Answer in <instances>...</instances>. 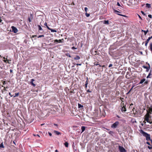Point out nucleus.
Masks as SVG:
<instances>
[{"instance_id":"31","label":"nucleus","mask_w":152,"mask_h":152,"mask_svg":"<svg viewBox=\"0 0 152 152\" xmlns=\"http://www.w3.org/2000/svg\"><path fill=\"white\" fill-rule=\"evenodd\" d=\"M108 133L109 134L112 135L114 134V132L112 131H110Z\"/></svg>"},{"instance_id":"10","label":"nucleus","mask_w":152,"mask_h":152,"mask_svg":"<svg viewBox=\"0 0 152 152\" xmlns=\"http://www.w3.org/2000/svg\"><path fill=\"white\" fill-rule=\"evenodd\" d=\"M94 65H99V67H104V65H103L102 66L101 65H100L99 64V62H95L94 63Z\"/></svg>"},{"instance_id":"40","label":"nucleus","mask_w":152,"mask_h":152,"mask_svg":"<svg viewBox=\"0 0 152 152\" xmlns=\"http://www.w3.org/2000/svg\"><path fill=\"white\" fill-rule=\"evenodd\" d=\"M84 10H85V11L86 12H87V11L88 10V8L86 7H85V8H84Z\"/></svg>"},{"instance_id":"29","label":"nucleus","mask_w":152,"mask_h":152,"mask_svg":"<svg viewBox=\"0 0 152 152\" xmlns=\"http://www.w3.org/2000/svg\"><path fill=\"white\" fill-rule=\"evenodd\" d=\"M38 27L39 30H42V31L43 30L42 28V27H41V26H40L38 25Z\"/></svg>"},{"instance_id":"61","label":"nucleus","mask_w":152,"mask_h":152,"mask_svg":"<svg viewBox=\"0 0 152 152\" xmlns=\"http://www.w3.org/2000/svg\"><path fill=\"white\" fill-rule=\"evenodd\" d=\"M148 123H149L150 124H152V121H149H149L148 122Z\"/></svg>"},{"instance_id":"16","label":"nucleus","mask_w":152,"mask_h":152,"mask_svg":"<svg viewBox=\"0 0 152 152\" xmlns=\"http://www.w3.org/2000/svg\"><path fill=\"white\" fill-rule=\"evenodd\" d=\"M129 109H130L133 108V109H132V110L133 111V113H134V114L136 113L135 112V113H134V107H133L132 106H130H130L129 107Z\"/></svg>"},{"instance_id":"11","label":"nucleus","mask_w":152,"mask_h":152,"mask_svg":"<svg viewBox=\"0 0 152 152\" xmlns=\"http://www.w3.org/2000/svg\"><path fill=\"white\" fill-rule=\"evenodd\" d=\"M34 81V79H31V81L30 82V84L32 85L33 86L35 87L36 86V85L33 83V81Z\"/></svg>"},{"instance_id":"46","label":"nucleus","mask_w":152,"mask_h":152,"mask_svg":"<svg viewBox=\"0 0 152 152\" xmlns=\"http://www.w3.org/2000/svg\"><path fill=\"white\" fill-rule=\"evenodd\" d=\"M149 74H150V75H152V71L151 70H150V72L149 73Z\"/></svg>"},{"instance_id":"39","label":"nucleus","mask_w":152,"mask_h":152,"mask_svg":"<svg viewBox=\"0 0 152 152\" xmlns=\"http://www.w3.org/2000/svg\"><path fill=\"white\" fill-rule=\"evenodd\" d=\"M62 40H63V39H59L58 40V43H61L62 42Z\"/></svg>"},{"instance_id":"57","label":"nucleus","mask_w":152,"mask_h":152,"mask_svg":"<svg viewBox=\"0 0 152 152\" xmlns=\"http://www.w3.org/2000/svg\"><path fill=\"white\" fill-rule=\"evenodd\" d=\"M72 49H77V48H75V47H72Z\"/></svg>"},{"instance_id":"58","label":"nucleus","mask_w":152,"mask_h":152,"mask_svg":"<svg viewBox=\"0 0 152 152\" xmlns=\"http://www.w3.org/2000/svg\"><path fill=\"white\" fill-rule=\"evenodd\" d=\"M141 13L143 15H145V14L144 13V12L142 11H141Z\"/></svg>"},{"instance_id":"33","label":"nucleus","mask_w":152,"mask_h":152,"mask_svg":"<svg viewBox=\"0 0 152 152\" xmlns=\"http://www.w3.org/2000/svg\"><path fill=\"white\" fill-rule=\"evenodd\" d=\"M85 15H86V16L87 17H88L90 15L89 14H88V13H87L86 12V14H85Z\"/></svg>"},{"instance_id":"54","label":"nucleus","mask_w":152,"mask_h":152,"mask_svg":"<svg viewBox=\"0 0 152 152\" xmlns=\"http://www.w3.org/2000/svg\"><path fill=\"white\" fill-rule=\"evenodd\" d=\"M48 134H49V135L50 136H52V134H51V133H50V132H48Z\"/></svg>"},{"instance_id":"25","label":"nucleus","mask_w":152,"mask_h":152,"mask_svg":"<svg viewBox=\"0 0 152 152\" xmlns=\"http://www.w3.org/2000/svg\"><path fill=\"white\" fill-rule=\"evenodd\" d=\"M44 25L46 26L47 28H48V29H50V28H49L48 26L47 23L46 22H45L44 23Z\"/></svg>"},{"instance_id":"55","label":"nucleus","mask_w":152,"mask_h":152,"mask_svg":"<svg viewBox=\"0 0 152 152\" xmlns=\"http://www.w3.org/2000/svg\"><path fill=\"white\" fill-rule=\"evenodd\" d=\"M146 143L148 145H151L150 143L148 142H146Z\"/></svg>"},{"instance_id":"13","label":"nucleus","mask_w":152,"mask_h":152,"mask_svg":"<svg viewBox=\"0 0 152 152\" xmlns=\"http://www.w3.org/2000/svg\"><path fill=\"white\" fill-rule=\"evenodd\" d=\"M80 59V57L77 55L74 58V59L75 60H78Z\"/></svg>"},{"instance_id":"47","label":"nucleus","mask_w":152,"mask_h":152,"mask_svg":"<svg viewBox=\"0 0 152 152\" xmlns=\"http://www.w3.org/2000/svg\"><path fill=\"white\" fill-rule=\"evenodd\" d=\"M34 136H37L38 137H40V136L38 134H37L36 135H35V134H33Z\"/></svg>"},{"instance_id":"9","label":"nucleus","mask_w":152,"mask_h":152,"mask_svg":"<svg viewBox=\"0 0 152 152\" xmlns=\"http://www.w3.org/2000/svg\"><path fill=\"white\" fill-rule=\"evenodd\" d=\"M33 18V15L32 14H31L30 15V17H28V20L29 22H31V20Z\"/></svg>"},{"instance_id":"19","label":"nucleus","mask_w":152,"mask_h":152,"mask_svg":"<svg viewBox=\"0 0 152 152\" xmlns=\"http://www.w3.org/2000/svg\"><path fill=\"white\" fill-rule=\"evenodd\" d=\"M7 57H8V56H7V58H6L5 60H3V61L4 62H5V63H7V62L8 61V59H7Z\"/></svg>"},{"instance_id":"48","label":"nucleus","mask_w":152,"mask_h":152,"mask_svg":"<svg viewBox=\"0 0 152 152\" xmlns=\"http://www.w3.org/2000/svg\"><path fill=\"white\" fill-rule=\"evenodd\" d=\"M87 92H91V91L89 89H88V90H87Z\"/></svg>"},{"instance_id":"59","label":"nucleus","mask_w":152,"mask_h":152,"mask_svg":"<svg viewBox=\"0 0 152 152\" xmlns=\"http://www.w3.org/2000/svg\"><path fill=\"white\" fill-rule=\"evenodd\" d=\"M9 95H10L11 97H12L13 96L12 95L11 93L10 92H9Z\"/></svg>"},{"instance_id":"6","label":"nucleus","mask_w":152,"mask_h":152,"mask_svg":"<svg viewBox=\"0 0 152 152\" xmlns=\"http://www.w3.org/2000/svg\"><path fill=\"white\" fill-rule=\"evenodd\" d=\"M148 64V66H146L144 65L142 66V67L143 68H144V69H146V72H148L149 69H150V66L149 64Z\"/></svg>"},{"instance_id":"15","label":"nucleus","mask_w":152,"mask_h":152,"mask_svg":"<svg viewBox=\"0 0 152 152\" xmlns=\"http://www.w3.org/2000/svg\"><path fill=\"white\" fill-rule=\"evenodd\" d=\"M88 77H87V80H86V81L85 82V83H86L85 84V88H86L87 87V85L88 84Z\"/></svg>"},{"instance_id":"56","label":"nucleus","mask_w":152,"mask_h":152,"mask_svg":"<svg viewBox=\"0 0 152 152\" xmlns=\"http://www.w3.org/2000/svg\"><path fill=\"white\" fill-rule=\"evenodd\" d=\"M148 43V42H147L146 41H145V46L146 47L147 46Z\"/></svg>"},{"instance_id":"3","label":"nucleus","mask_w":152,"mask_h":152,"mask_svg":"<svg viewBox=\"0 0 152 152\" xmlns=\"http://www.w3.org/2000/svg\"><path fill=\"white\" fill-rule=\"evenodd\" d=\"M150 117V116L149 113H147L144 116V120L146 121L147 122H148L149 118Z\"/></svg>"},{"instance_id":"28","label":"nucleus","mask_w":152,"mask_h":152,"mask_svg":"<svg viewBox=\"0 0 152 152\" xmlns=\"http://www.w3.org/2000/svg\"><path fill=\"white\" fill-rule=\"evenodd\" d=\"M142 31H143L145 35L148 33V30H147V31H144V30H142Z\"/></svg>"},{"instance_id":"5","label":"nucleus","mask_w":152,"mask_h":152,"mask_svg":"<svg viewBox=\"0 0 152 152\" xmlns=\"http://www.w3.org/2000/svg\"><path fill=\"white\" fill-rule=\"evenodd\" d=\"M11 28L12 29V31L15 33H16L18 32V30L14 26H12Z\"/></svg>"},{"instance_id":"52","label":"nucleus","mask_w":152,"mask_h":152,"mask_svg":"<svg viewBox=\"0 0 152 152\" xmlns=\"http://www.w3.org/2000/svg\"><path fill=\"white\" fill-rule=\"evenodd\" d=\"M148 17L150 18H152V15H148Z\"/></svg>"},{"instance_id":"43","label":"nucleus","mask_w":152,"mask_h":152,"mask_svg":"<svg viewBox=\"0 0 152 152\" xmlns=\"http://www.w3.org/2000/svg\"><path fill=\"white\" fill-rule=\"evenodd\" d=\"M134 86H132V88H131V89L129 90V92H131V91L132 90V89H133V87H134Z\"/></svg>"},{"instance_id":"41","label":"nucleus","mask_w":152,"mask_h":152,"mask_svg":"<svg viewBox=\"0 0 152 152\" xmlns=\"http://www.w3.org/2000/svg\"><path fill=\"white\" fill-rule=\"evenodd\" d=\"M150 74H148V75L147 77V78H151V77H150Z\"/></svg>"},{"instance_id":"64","label":"nucleus","mask_w":152,"mask_h":152,"mask_svg":"<svg viewBox=\"0 0 152 152\" xmlns=\"http://www.w3.org/2000/svg\"><path fill=\"white\" fill-rule=\"evenodd\" d=\"M54 126H58V125L57 124H54Z\"/></svg>"},{"instance_id":"51","label":"nucleus","mask_w":152,"mask_h":152,"mask_svg":"<svg viewBox=\"0 0 152 152\" xmlns=\"http://www.w3.org/2000/svg\"><path fill=\"white\" fill-rule=\"evenodd\" d=\"M148 81L147 80L146 81H145V83H144V84H147L148 83Z\"/></svg>"},{"instance_id":"7","label":"nucleus","mask_w":152,"mask_h":152,"mask_svg":"<svg viewBox=\"0 0 152 152\" xmlns=\"http://www.w3.org/2000/svg\"><path fill=\"white\" fill-rule=\"evenodd\" d=\"M148 108V110H147V113L151 114L152 113V106H150Z\"/></svg>"},{"instance_id":"53","label":"nucleus","mask_w":152,"mask_h":152,"mask_svg":"<svg viewBox=\"0 0 152 152\" xmlns=\"http://www.w3.org/2000/svg\"><path fill=\"white\" fill-rule=\"evenodd\" d=\"M54 42H58V40L57 39H56L54 40Z\"/></svg>"},{"instance_id":"38","label":"nucleus","mask_w":152,"mask_h":152,"mask_svg":"<svg viewBox=\"0 0 152 152\" xmlns=\"http://www.w3.org/2000/svg\"><path fill=\"white\" fill-rule=\"evenodd\" d=\"M44 37V35H40L38 37V38H39L41 37Z\"/></svg>"},{"instance_id":"50","label":"nucleus","mask_w":152,"mask_h":152,"mask_svg":"<svg viewBox=\"0 0 152 152\" xmlns=\"http://www.w3.org/2000/svg\"><path fill=\"white\" fill-rule=\"evenodd\" d=\"M112 66H113V65L112 64H109V67H112Z\"/></svg>"},{"instance_id":"26","label":"nucleus","mask_w":152,"mask_h":152,"mask_svg":"<svg viewBox=\"0 0 152 152\" xmlns=\"http://www.w3.org/2000/svg\"><path fill=\"white\" fill-rule=\"evenodd\" d=\"M11 58H9L8 59V61L7 62V63L9 64H11Z\"/></svg>"},{"instance_id":"23","label":"nucleus","mask_w":152,"mask_h":152,"mask_svg":"<svg viewBox=\"0 0 152 152\" xmlns=\"http://www.w3.org/2000/svg\"><path fill=\"white\" fill-rule=\"evenodd\" d=\"M64 145L66 147H68L69 143L67 142H66L64 143Z\"/></svg>"},{"instance_id":"35","label":"nucleus","mask_w":152,"mask_h":152,"mask_svg":"<svg viewBox=\"0 0 152 152\" xmlns=\"http://www.w3.org/2000/svg\"><path fill=\"white\" fill-rule=\"evenodd\" d=\"M150 39H151L149 37H148V38L147 39L146 41L147 42H148V43L149 42V40H150Z\"/></svg>"},{"instance_id":"60","label":"nucleus","mask_w":152,"mask_h":152,"mask_svg":"<svg viewBox=\"0 0 152 152\" xmlns=\"http://www.w3.org/2000/svg\"><path fill=\"white\" fill-rule=\"evenodd\" d=\"M6 81H4L3 82V85H4L5 84H6Z\"/></svg>"},{"instance_id":"1","label":"nucleus","mask_w":152,"mask_h":152,"mask_svg":"<svg viewBox=\"0 0 152 152\" xmlns=\"http://www.w3.org/2000/svg\"><path fill=\"white\" fill-rule=\"evenodd\" d=\"M142 134L143 136L145 137L147 141H149L151 140V135L150 134H148L146 132L144 131L142 129H140L139 131Z\"/></svg>"},{"instance_id":"24","label":"nucleus","mask_w":152,"mask_h":152,"mask_svg":"<svg viewBox=\"0 0 152 152\" xmlns=\"http://www.w3.org/2000/svg\"><path fill=\"white\" fill-rule=\"evenodd\" d=\"M4 145L3 144V142H2L0 144V149L1 148H4Z\"/></svg>"},{"instance_id":"44","label":"nucleus","mask_w":152,"mask_h":152,"mask_svg":"<svg viewBox=\"0 0 152 152\" xmlns=\"http://www.w3.org/2000/svg\"><path fill=\"white\" fill-rule=\"evenodd\" d=\"M117 14L118 15H120V16H125L124 15H122V14H118V13H117Z\"/></svg>"},{"instance_id":"4","label":"nucleus","mask_w":152,"mask_h":152,"mask_svg":"<svg viewBox=\"0 0 152 152\" xmlns=\"http://www.w3.org/2000/svg\"><path fill=\"white\" fill-rule=\"evenodd\" d=\"M118 149L120 152H126V150L122 146L119 145L118 146Z\"/></svg>"},{"instance_id":"63","label":"nucleus","mask_w":152,"mask_h":152,"mask_svg":"<svg viewBox=\"0 0 152 152\" xmlns=\"http://www.w3.org/2000/svg\"><path fill=\"white\" fill-rule=\"evenodd\" d=\"M138 17L140 19H142V18H141V17L139 15H138Z\"/></svg>"},{"instance_id":"32","label":"nucleus","mask_w":152,"mask_h":152,"mask_svg":"<svg viewBox=\"0 0 152 152\" xmlns=\"http://www.w3.org/2000/svg\"><path fill=\"white\" fill-rule=\"evenodd\" d=\"M146 6L148 8H150L151 7V4H146Z\"/></svg>"},{"instance_id":"30","label":"nucleus","mask_w":152,"mask_h":152,"mask_svg":"<svg viewBox=\"0 0 152 152\" xmlns=\"http://www.w3.org/2000/svg\"><path fill=\"white\" fill-rule=\"evenodd\" d=\"M129 73V72H127L126 75V76H125V77H126V78H130V77H129V76H129H129H128V74Z\"/></svg>"},{"instance_id":"20","label":"nucleus","mask_w":152,"mask_h":152,"mask_svg":"<svg viewBox=\"0 0 152 152\" xmlns=\"http://www.w3.org/2000/svg\"><path fill=\"white\" fill-rule=\"evenodd\" d=\"M82 132H83L85 130V127L84 126H82L81 128Z\"/></svg>"},{"instance_id":"27","label":"nucleus","mask_w":152,"mask_h":152,"mask_svg":"<svg viewBox=\"0 0 152 152\" xmlns=\"http://www.w3.org/2000/svg\"><path fill=\"white\" fill-rule=\"evenodd\" d=\"M113 10L114 12L115 13H116L117 12H119V13L120 12L116 10H115L114 9H113Z\"/></svg>"},{"instance_id":"12","label":"nucleus","mask_w":152,"mask_h":152,"mask_svg":"<svg viewBox=\"0 0 152 152\" xmlns=\"http://www.w3.org/2000/svg\"><path fill=\"white\" fill-rule=\"evenodd\" d=\"M54 133H55L56 135H61V133L60 132H58L57 131L54 130L53 132Z\"/></svg>"},{"instance_id":"34","label":"nucleus","mask_w":152,"mask_h":152,"mask_svg":"<svg viewBox=\"0 0 152 152\" xmlns=\"http://www.w3.org/2000/svg\"><path fill=\"white\" fill-rule=\"evenodd\" d=\"M15 95L14 96V97H15L17 96H18L19 95V93H15Z\"/></svg>"},{"instance_id":"37","label":"nucleus","mask_w":152,"mask_h":152,"mask_svg":"<svg viewBox=\"0 0 152 152\" xmlns=\"http://www.w3.org/2000/svg\"><path fill=\"white\" fill-rule=\"evenodd\" d=\"M8 88V87L7 86L6 87H4L3 90L4 91H7V90L6 89V88Z\"/></svg>"},{"instance_id":"62","label":"nucleus","mask_w":152,"mask_h":152,"mask_svg":"<svg viewBox=\"0 0 152 152\" xmlns=\"http://www.w3.org/2000/svg\"><path fill=\"white\" fill-rule=\"evenodd\" d=\"M10 73H12L13 71L12 69H11L10 70Z\"/></svg>"},{"instance_id":"8","label":"nucleus","mask_w":152,"mask_h":152,"mask_svg":"<svg viewBox=\"0 0 152 152\" xmlns=\"http://www.w3.org/2000/svg\"><path fill=\"white\" fill-rule=\"evenodd\" d=\"M126 106H124L123 105V106H121V110L122 112H124L126 111V109L125 107Z\"/></svg>"},{"instance_id":"18","label":"nucleus","mask_w":152,"mask_h":152,"mask_svg":"<svg viewBox=\"0 0 152 152\" xmlns=\"http://www.w3.org/2000/svg\"><path fill=\"white\" fill-rule=\"evenodd\" d=\"M103 22V23L104 24H109V20H104Z\"/></svg>"},{"instance_id":"22","label":"nucleus","mask_w":152,"mask_h":152,"mask_svg":"<svg viewBox=\"0 0 152 152\" xmlns=\"http://www.w3.org/2000/svg\"><path fill=\"white\" fill-rule=\"evenodd\" d=\"M49 30L51 31L52 32H57V31L56 30L51 29L50 28V29H49Z\"/></svg>"},{"instance_id":"49","label":"nucleus","mask_w":152,"mask_h":152,"mask_svg":"<svg viewBox=\"0 0 152 152\" xmlns=\"http://www.w3.org/2000/svg\"><path fill=\"white\" fill-rule=\"evenodd\" d=\"M37 37V35H33L32 36V37H31H31L34 38L35 37Z\"/></svg>"},{"instance_id":"2","label":"nucleus","mask_w":152,"mask_h":152,"mask_svg":"<svg viewBox=\"0 0 152 152\" xmlns=\"http://www.w3.org/2000/svg\"><path fill=\"white\" fill-rule=\"evenodd\" d=\"M119 124V121H116L111 125V127L113 129H115L118 127Z\"/></svg>"},{"instance_id":"45","label":"nucleus","mask_w":152,"mask_h":152,"mask_svg":"<svg viewBox=\"0 0 152 152\" xmlns=\"http://www.w3.org/2000/svg\"><path fill=\"white\" fill-rule=\"evenodd\" d=\"M117 5L118 6H121L120 4H119V2H118L117 3Z\"/></svg>"},{"instance_id":"36","label":"nucleus","mask_w":152,"mask_h":152,"mask_svg":"<svg viewBox=\"0 0 152 152\" xmlns=\"http://www.w3.org/2000/svg\"><path fill=\"white\" fill-rule=\"evenodd\" d=\"M120 99L122 101L121 103H122V102H124L123 100L124 99V98H123L120 97Z\"/></svg>"},{"instance_id":"42","label":"nucleus","mask_w":152,"mask_h":152,"mask_svg":"<svg viewBox=\"0 0 152 152\" xmlns=\"http://www.w3.org/2000/svg\"><path fill=\"white\" fill-rule=\"evenodd\" d=\"M148 149L151 150L152 149V146H148Z\"/></svg>"},{"instance_id":"14","label":"nucleus","mask_w":152,"mask_h":152,"mask_svg":"<svg viewBox=\"0 0 152 152\" xmlns=\"http://www.w3.org/2000/svg\"><path fill=\"white\" fill-rule=\"evenodd\" d=\"M83 106L80 104H78V107L79 108L82 109L83 108Z\"/></svg>"},{"instance_id":"21","label":"nucleus","mask_w":152,"mask_h":152,"mask_svg":"<svg viewBox=\"0 0 152 152\" xmlns=\"http://www.w3.org/2000/svg\"><path fill=\"white\" fill-rule=\"evenodd\" d=\"M149 48L152 51V43H151L150 44Z\"/></svg>"},{"instance_id":"17","label":"nucleus","mask_w":152,"mask_h":152,"mask_svg":"<svg viewBox=\"0 0 152 152\" xmlns=\"http://www.w3.org/2000/svg\"><path fill=\"white\" fill-rule=\"evenodd\" d=\"M145 79L144 78L143 79H142L140 82L139 83V84H142L144 81H145Z\"/></svg>"}]
</instances>
